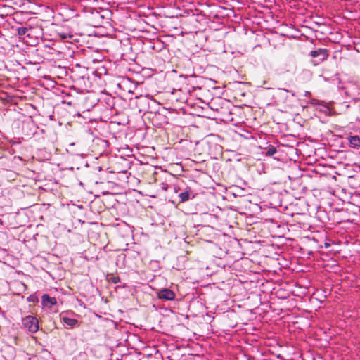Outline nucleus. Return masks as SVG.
Listing matches in <instances>:
<instances>
[{"instance_id":"obj_1","label":"nucleus","mask_w":360,"mask_h":360,"mask_svg":"<svg viewBox=\"0 0 360 360\" xmlns=\"http://www.w3.org/2000/svg\"><path fill=\"white\" fill-rule=\"evenodd\" d=\"M22 323L23 326L30 333H35L39 330L38 320L32 316H27L22 319Z\"/></svg>"},{"instance_id":"obj_2","label":"nucleus","mask_w":360,"mask_h":360,"mask_svg":"<svg viewBox=\"0 0 360 360\" xmlns=\"http://www.w3.org/2000/svg\"><path fill=\"white\" fill-rule=\"evenodd\" d=\"M310 56L314 58H317V60L314 61V64L316 65L327 59L328 57V51L326 49H319L311 51Z\"/></svg>"},{"instance_id":"obj_3","label":"nucleus","mask_w":360,"mask_h":360,"mask_svg":"<svg viewBox=\"0 0 360 360\" xmlns=\"http://www.w3.org/2000/svg\"><path fill=\"white\" fill-rule=\"evenodd\" d=\"M157 296L159 299L165 301L173 300L175 298V293L168 288H162L157 292Z\"/></svg>"},{"instance_id":"obj_4","label":"nucleus","mask_w":360,"mask_h":360,"mask_svg":"<svg viewBox=\"0 0 360 360\" xmlns=\"http://www.w3.org/2000/svg\"><path fill=\"white\" fill-rule=\"evenodd\" d=\"M41 302L44 307L51 308L53 305L56 304L57 301L55 297H51L47 294H44L41 297Z\"/></svg>"},{"instance_id":"obj_5","label":"nucleus","mask_w":360,"mask_h":360,"mask_svg":"<svg viewBox=\"0 0 360 360\" xmlns=\"http://www.w3.org/2000/svg\"><path fill=\"white\" fill-rule=\"evenodd\" d=\"M347 139L351 147L354 148H360V137L358 136H351Z\"/></svg>"},{"instance_id":"obj_6","label":"nucleus","mask_w":360,"mask_h":360,"mask_svg":"<svg viewBox=\"0 0 360 360\" xmlns=\"http://www.w3.org/2000/svg\"><path fill=\"white\" fill-rule=\"evenodd\" d=\"M60 318L67 326L71 328H73L78 324V321L75 319H72L63 315H60Z\"/></svg>"},{"instance_id":"obj_7","label":"nucleus","mask_w":360,"mask_h":360,"mask_svg":"<svg viewBox=\"0 0 360 360\" xmlns=\"http://www.w3.org/2000/svg\"><path fill=\"white\" fill-rule=\"evenodd\" d=\"M193 193L191 189L190 188H187L186 191L180 193L179 194V197L180 198V201L184 202L189 200L191 195Z\"/></svg>"},{"instance_id":"obj_8","label":"nucleus","mask_w":360,"mask_h":360,"mask_svg":"<svg viewBox=\"0 0 360 360\" xmlns=\"http://www.w3.org/2000/svg\"><path fill=\"white\" fill-rule=\"evenodd\" d=\"M265 151L264 153L266 156H272L276 153V148L274 146H269L267 148H264Z\"/></svg>"},{"instance_id":"obj_9","label":"nucleus","mask_w":360,"mask_h":360,"mask_svg":"<svg viewBox=\"0 0 360 360\" xmlns=\"http://www.w3.org/2000/svg\"><path fill=\"white\" fill-rule=\"evenodd\" d=\"M27 30H28V29L27 27H19L18 29V34L20 36L25 35L27 33Z\"/></svg>"},{"instance_id":"obj_10","label":"nucleus","mask_w":360,"mask_h":360,"mask_svg":"<svg viewBox=\"0 0 360 360\" xmlns=\"http://www.w3.org/2000/svg\"><path fill=\"white\" fill-rule=\"evenodd\" d=\"M109 281L110 282H112V283L116 284V283H118L119 282H120V278L119 276H114L110 277Z\"/></svg>"},{"instance_id":"obj_11","label":"nucleus","mask_w":360,"mask_h":360,"mask_svg":"<svg viewBox=\"0 0 360 360\" xmlns=\"http://www.w3.org/2000/svg\"><path fill=\"white\" fill-rule=\"evenodd\" d=\"M59 35H60V38L63 39H66L68 38H72V35H70L69 34H66V33H60Z\"/></svg>"},{"instance_id":"obj_12","label":"nucleus","mask_w":360,"mask_h":360,"mask_svg":"<svg viewBox=\"0 0 360 360\" xmlns=\"http://www.w3.org/2000/svg\"><path fill=\"white\" fill-rule=\"evenodd\" d=\"M28 301L29 302H34L36 300H37V298L34 296V295H30L28 298H27Z\"/></svg>"},{"instance_id":"obj_13","label":"nucleus","mask_w":360,"mask_h":360,"mask_svg":"<svg viewBox=\"0 0 360 360\" xmlns=\"http://www.w3.org/2000/svg\"><path fill=\"white\" fill-rule=\"evenodd\" d=\"M292 97L291 98L290 100L297 101V99H295V97H294V94H292Z\"/></svg>"},{"instance_id":"obj_14","label":"nucleus","mask_w":360,"mask_h":360,"mask_svg":"<svg viewBox=\"0 0 360 360\" xmlns=\"http://www.w3.org/2000/svg\"><path fill=\"white\" fill-rule=\"evenodd\" d=\"M330 245L329 243H325V247H326V248H328Z\"/></svg>"}]
</instances>
